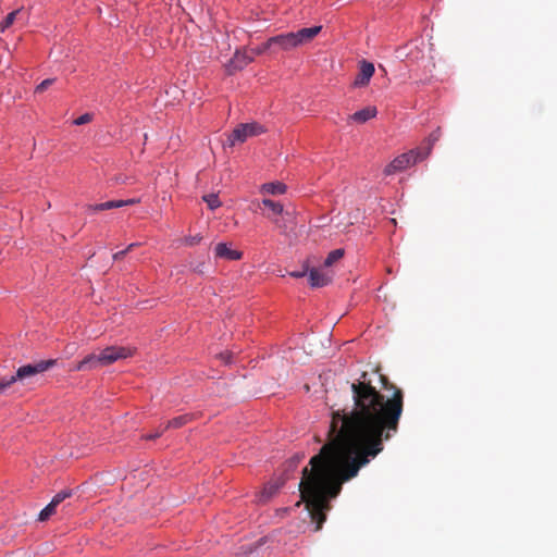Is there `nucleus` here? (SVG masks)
Listing matches in <instances>:
<instances>
[{
    "label": "nucleus",
    "instance_id": "f704fd0d",
    "mask_svg": "<svg viewBox=\"0 0 557 557\" xmlns=\"http://www.w3.org/2000/svg\"><path fill=\"white\" fill-rule=\"evenodd\" d=\"M127 253V250H121L113 255V260H121L125 255Z\"/></svg>",
    "mask_w": 557,
    "mask_h": 557
},
{
    "label": "nucleus",
    "instance_id": "6ab92c4d",
    "mask_svg": "<svg viewBox=\"0 0 557 557\" xmlns=\"http://www.w3.org/2000/svg\"><path fill=\"white\" fill-rule=\"evenodd\" d=\"M344 253H345L344 249H341V248H339V249L332 250V251L327 255L326 259L324 260V265H325V267H331V265H333L336 261H338L339 259H342V258H343Z\"/></svg>",
    "mask_w": 557,
    "mask_h": 557
},
{
    "label": "nucleus",
    "instance_id": "9b49d317",
    "mask_svg": "<svg viewBox=\"0 0 557 557\" xmlns=\"http://www.w3.org/2000/svg\"><path fill=\"white\" fill-rule=\"evenodd\" d=\"M322 29V26L301 28L294 32L297 47L310 42Z\"/></svg>",
    "mask_w": 557,
    "mask_h": 557
},
{
    "label": "nucleus",
    "instance_id": "393cba45",
    "mask_svg": "<svg viewBox=\"0 0 557 557\" xmlns=\"http://www.w3.org/2000/svg\"><path fill=\"white\" fill-rule=\"evenodd\" d=\"M287 215H289V214L286 212V213L282 214L281 219H278V218L274 219V218H271V216H269V218L273 221V223L276 225V227L278 230H281L282 233H286V231H287L286 216Z\"/></svg>",
    "mask_w": 557,
    "mask_h": 557
},
{
    "label": "nucleus",
    "instance_id": "ddd939ff",
    "mask_svg": "<svg viewBox=\"0 0 557 557\" xmlns=\"http://www.w3.org/2000/svg\"><path fill=\"white\" fill-rule=\"evenodd\" d=\"M377 114V110L373 106L366 107L357 112H355L352 115L349 116L351 121H355L357 123H366L367 121L375 117Z\"/></svg>",
    "mask_w": 557,
    "mask_h": 557
},
{
    "label": "nucleus",
    "instance_id": "7ed1b4c3",
    "mask_svg": "<svg viewBox=\"0 0 557 557\" xmlns=\"http://www.w3.org/2000/svg\"><path fill=\"white\" fill-rule=\"evenodd\" d=\"M420 157V149L410 150L409 152L401 153L385 166L384 174L393 175L398 172H401L409 168L410 165L417 163L418 161L423 160Z\"/></svg>",
    "mask_w": 557,
    "mask_h": 557
},
{
    "label": "nucleus",
    "instance_id": "423d86ee",
    "mask_svg": "<svg viewBox=\"0 0 557 557\" xmlns=\"http://www.w3.org/2000/svg\"><path fill=\"white\" fill-rule=\"evenodd\" d=\"M252 61L253 55L249 50H237L226 65L227 72L228 74H233L235 71L243 70Z\"/></svg>",
    "mask_w": 557,
    "mask_h": 557
},
{
    "label": "nucleus",
    "instance_id": "a211bd4d",
    "mask_svg": "<svg viewBox=\"0 0 557 557\" xmlns=\"http://www.w3.org/2000/svg\"><path fill=\"white\" fill-rule=\"evenodd\" d=\"M262 205L269 208L275 215H282L284 213L283 205L277 201L264 198Z\"/></svg>",
    "mask_w": 557,
    "mask_h": 557
},
{
    "label": "nucleus",
    "instance_id": "e433bc0d",
    "mask_svg": "<svg viewBox=\"0 0 557 557\" xmlns=\"http://www.w3.org/2000/svg\"><path fill=\"white\" fill-rule=\"evenodd\" d=\"M116 183L125 184L126 183V178L125 180L123 177L116 178Z\"/></svg>",
    "mask_w": 557,
    "mask_h": 557
},
{
    "label": "nucleus",
    "instance_id": "f03ea898",
    "mask_svg": "<svg viewBox=\"0 0 557 557\" xmlns=\"http://www.w3.org/2000/svg\"><path fill=\"white\" fill-rule=\"evenodd\" d=\"M55 364V360H41L36 363H29L22 366L17 369L14 375L7 377L10 381V387L17 381H24L25 379L32 377L39 373H42Z\"/></svg>",
    "mask_w": 557,
    "mask_h": 557
},
{
    "label": "nucleus",
    "instance_id": "f257e3e1",
    "mask_svg": "<svg viewBox=\"0 0 557 557\" xmlns=\"http://www.w3.org/2000/svg\"><path fill=\"white\" fill-rule=\"evenodd\" d=\"M367 376L363 372L351 384L354 408L332 413L330 441L310 459L311 469L302 470L299 491L315 522L314 531L322 529L330 499L341 493L343 483L355 478L360 468L383 450V441L398 431L404 408L401 389L395 387L393 396L386 399Z\"/></svg>",
    "mask_w": 557,
    "mask_h": 557
},
{
    "label": "nucleus",
    "instance_id": "c756f323",
    "mask_svg": "<svg viewBox=\"0 0 557 557\" xmlns=\"http://www.w3.org/2000/svg\"><path fill=\"white\" fill-rule=\"evenodd\" d=\"M218 357L221 359V361L223 363L228 364L232 362L233 354L231 351L226 350V351L219 354Z\"/></svg>",
    "mask_w": 557,
    "mask_h": 557
},
{
    "label": "nucleus",
    "instance_id": "2f4dec72",
    "mask_svg": "<svg viewBox=\"0 0 557 557\" xmlns=\"http://www.w3.org/2000/svg\"><path fill=\"white\" fill-rule=\"evenodd\" d=\"M165 430H163V425L159 428V430L156 433H150L145 436L146 440H154L158 438Z\"/></svg>",
    "mask_w": 557,
    "mask_h": 557
},
{
    "label": "nucleus",
    "instance_id": "39448f33",
    "mask_svg": "<svg viewBox=\"0 0 557 557\" xmlns=\"http://www.w3.org/2000/svg\"><path fill=\"white\" fill-rule=\"evenodd\" d=\"M133 351L131 348L121 347V346H110L99 351L100 355V363L102 367L112 364L113 362L125 359L132 356Z\"/></svg>",
    "mask_w": 557,
    "mask_h": 557
},
{
    "label": "nucleus",
    "instance_id": "c9c22d12",
    "mask_svg": "<svg viewBox=\"0 0 557 557\" xmlns=\"http://www.w3.org/2000/svg\"><path fill=\"white\" fill-rule=\"evenodd\" d=\"M138 244L137 243H132L129 244L125 250H127V252L132 251L135 247H137Z\"/></svg>",
    "mask_w": 557,
    "mask_h": 557
},
{
    "label": "nucleus",
    "instance_id": "a878e982",
    "mask_svg": "<svg viewBox=\"0 0 557 557\" xmlns=\"http://www.w3.org/2000/svg\"><path fill=\"white\" fill-rule=\"evenodd\" d=\"M70 496H71L70 491H61L53 496V498L50 503L54 504V506L57 507L59 504H61L64 499H66Z\"/></svg>",
    "mask_w": 557,
    "mask_h": 557
},
{
    "label": "nucleus",
    "instance_id": "473e14b6",
    "mask_svg": "<svg viewBox=\"0 0 557 557\" xmlns=\"http://www.w3.org/2000/svg\"><path fill=\"white\" fill-rule=\"evenodd\" d=\"M10 387V381L7 377L0 380V394L4 393Z\"/></svg>",
    "mask_w": 557,
    "mask_h": 557
},
{
    "label": "nucleus",
    "instance_id": "4468645a",
    "mask_svg": "<svg viewBox=\"0 0 557 557\" xmlns=\"http://www.w3.org/2000/svg\"><path fill=\"white\" fill-rule=\"evenodd\" d=\"M260 191L270 195H283L286 191V185L281 182L265 183L261 186Z\"/></svg>",
    "mask_w": 557,
    "mask_h": 557
},
{
    "label": "nucleus",
    "instance_id": "4c0bfd02",
    "mask_svg": "<svg viewBox=\"0 0 557 557\" xmlns=\"http://www.w3.org/2000/svg\"><path fill=\"white\" fill-rule=\"evenodd\" d=\"M381 380L385 383L386 382V377L383 376V375H380Z\"/></svg>",
    "mask_w": 557,
    "mask_h": 557
},
{
    "label": "nucleus",
    "instance_id": "6e6552de",
    "mask_svg": "<svg viewBox=\"0 0 557 557\" xmlns=\"http://www.w3.org/2000/svg\"><path fill=\"white\" fill-rule=\"evenodd\" d=\"M214 256L218 259L235 261L243 258V252L233 249L227 243H219L214 247Z\"/></svg>",
    "mask_w": 557,
    "mask_h": 557
},
{
    "label": "nucleus",
    "instance_id": "f8f14e48",
    "mask_svg": "<svg viewBox=\"0 0 557 557\" xmlns=\"http://www.w3.org/2000/svg\"><path fill=\"white\" fill-rule=\"evenodd\" d=\"M271 42H273V45L278 46L283 50H290L297 48L294 32L271 37Z\"/></svg>",
    "mask_w": 557,
    "mask_h": 557
},
{
    "label": "nucleus",
    "instance_id": "1a4fd4ad",
    "mask_svg": "<svg viewBox=\"0 0 557 557\" xmlns=\"http://www.w3.org/2000/svg\"><path fill=\"white\" fill-rule=\"evenodd\" d=\"M99 359H100L99 352L89 354L83 360H81L75 366H73L72 370L87 371V370H94L99 367H102V363H100Z\"/></svg>",
    "mask_w": 557,
    "mask_h": 557
},
{
    "label": "nucleus",
    "instance_id": "4be33fe9",
    "mask_svg": "<svg viewBox=\"0 0 557 557\" xmlns=\"http://www.w3.org/2000/svg\"><path fill=\"white\" fill-rule=\"evenodd\" d=\"M18 13H20V10H15V11L9 13L5 16V18L0 23V30L4 32L7 28H9L14 23Z\"/></svg>",
    "mask_w": 557,
    "mask_h": 557
},
{
    "label": "nucleus",
    "instance_id": "bb28decb",
    "mask_svg": "<svg viewBox=\"0 0 557 557\" xmlns=\"http://www.w3.org/2000/svg\"><path fill=\"white\" fill-rule=\"evenodd\" d=\"M202 237L197 234L195 236H187L184 238V244L187 246H195L198 245L201 242Z\"/></svg>",
    "mask_w": 557,
    "mask_h": 557
},
{
    "label": "nucleus",
    "instance_id": "aec40b11",
    "mask_svg": "<svg viewBox=\"0 0 557 557\" xmlns=\"http://www.w3.org/2000/svg\"><path fill=\"white\" fill-rule=\"evenodd\" d=\"M438 139V135L436 134H432L428 140H426V147L425 148H419L420 149V158L424 159L426 158L431 150H432V147L434 145V143Z\"/></svg>",
    "mask_w": 557,
    "mask_h": 557
},
{
    "label": "nucleus",
    "instance_id": "412c9836",
    "mask_svg": "<svg viewBox=\"0 0 557 557\" xmlns=\"http://www.w3.org/2000/svg\"><path fill=\"white\" fill-rule=\"evenodd\" d=\"M210 210H215L221 206V201L216 194H208L202 197Z\"/></svg>",
    "mask_w": 557,
    "mask_h": 557
},
{
    "label": "nucleus",
    "instance_id": "b1692460",
    "mask_svg": "<svg viewBox=\"0 0 557 557\" xmlns=\"http://www.w3.org/2000/svg\"><path fill=\"white\" fill-rule=\"evenodd\" d=\"M272 46H273V42H271V38H269L268 41H265L264 44H262L256 48L250 49L249 51L255 58L256 55L264 53Z\"/></svg>",
    "mask_w": 557,
    "mask_h": 557
},
{
    "label": "nucleus",
    "instance_id": "cd10ccee",
    "mask_svg": "<svg viewBox=\"0 0 557 557\" xmlns=\"http://www.w3.org/2000/svg\"><path fill=\"white\" fill-rule=\"evenodd\" d=\"M91 114L89 113H85L81 116H78L77 119L74 120V124L75 125H84V124H87L91 121Z\"/></svg>",
    "mask_w": 557,
    "mask_h": 557
},
{
    "label": "nucleus",
    "instance_id": "20e7f679",
    "mask_svg": "<svg viewBox=\"0 0 557 557\" xmlns=\"http://www.w3.org/2000/svg\"><path fill=\"white\" fill-rule=\"evenodd\" d=\"M263 132V127L258 123L240 124L228 136V143L231 146H234L237 143H244L249 137L259 135Z\"/></svg>",
    "mask_w": 557,
    "mask_h": 557
},
{
    "label": "nucleus",
    "instance_id": "5701e85b",
    "mask_svg": "<svg viewBox=\"0 0 557 557\" xmlns=\"http://www.w3.org/2000/svg\"><path fill=\"white\" fill-rule=\"evenodd\" d=\"M55 506L54 504L49 503L39 513L38 519L40 521L48 520L54 512H55Z\"/></svg>",
    "mask_w": 557,
    "mask_h": 557
},
{
    "label": "nucleus",
    "instance_id": "9d476101",
    "mask_svg": "<svg viewBox=\"0 0 557 557\" xmlns=\"http://www.w3.org/2000/svg\"><path fill=\"white\" fill-rule=\"evenodd\" d=\"M330 272H324L320 269L312 268L309 271V283L312 287H323L331 282Z\"/></svg>",
    "mask_w": 557,
    "mask_h": 557
},
{
    "label": "nucleus",
    "instance_id": "f3484780",
    "mask_svg": "<svg viewBox=\"0 0 557 557\" xmlns=\"http://www.w3.org/2000/svg\"><path fill=\"white\" fill-rule=\"evenodd\" d=\"M189 420H190V416L189 414L178 416L176 418H173L172 420H169L166 422V424L163 425V430L182 428Z\"/></svg>",
    "mask_w": 557,
    "mask_h": 557
},
{
    "label": "nucleus",
    "instance_id": "0eeeda50",
    "mask_svg": "<svg viewBox=\"0 0 557 557\" xmlns=\"http://www.w3.org/2000/svg\"><path fill=\"white\" fill-rule=\"evenodd\" d=\"M375 72L374 65L371 62L362 60L359 62V72L354 81L355 87H366L369 85L371 77Z\"/></svg>",
    "mask_w": 557,
    "mask_h": 557
},
{
    "label": "nucleus",
    "instance_id": "72a5a7b5",
    "mask_svg": "<svg viewBox=\"0 0 557 557\" xmlns=\"http://www.w3.org/2000/svg\"><path fill=\"white\" fill-rule=\"evenodd\" d=\"M117 202H121L122 203V207L124 206H132V205H136L139 202V199L137 198H132V199H127V200H117Z\"/></svg>",
    "mask_w": 557,
    "mask_h": 557
},
{
    "label": "nucleus",
    "instance_id": "7c9ffc66",
    "mask_svg": "<svg viewBox=\"0 0 557 557\" xmlns=\"http://www.w3.org/2000/svg\"><path fill=\"white\" fill-rule=\"evenodd\" d=\"M309 271L310 270L308 269V267H305L301 271H292L288 274L292 277L300 278V277H304L305 275H307V273H309Z\"/></svg>",
    "mask_w": 557,
    "mask_h": 557
},
{
    "label": "nucleus",
    "instance_id": "dca6fc26",
    "mask_svg": "<svg viewBox=\"0 0 557 557\" xmlns=\"http://www.w3.org/2000/svg\"><path fill=\"white\" fill-rule=\"evenodd\" d=\"M121 207H122V203L117 202V200H110V201H106V202H101V203H97V205H89L88 210L92 211V212H97V211L111 210V209L121 208Z\"/></svg>",
    "mask_w": 557,
    "mask_h": 557
},
{
    "label": "nucleus",
    "instance_id": "2eb2a0df",
    "mask_svg": "<svg viewBox=\"0 0 557 557\" xmlns=\"http://www.w3.org/2000/svg\"><path fill=\"white\" fill-rule=\"evenodd\" d=\"M283 481L269 482L260 494V502H267L270 499L283 485Z\"/></svg>",
    "mask_w": 557,
    "mask_h": 557
},
{
    "label": "nucleus",
    "instance_id": "c85d7f7f",
    "mask_svg": "<svg viewBox=\"0 0 557 557\" xmlns=\"http://www.w3.org/2000/svg\"><path fill=\"white\" fill-rule=\"evenodd\" d=\"M53 83V79L51 78H47L45 81H42L37 87H36V91L37 92H42L45 91L49 86H51Z\"/></svg>",
    "mask_w": 557,
    "mask_h": 557
}]
</instances>
